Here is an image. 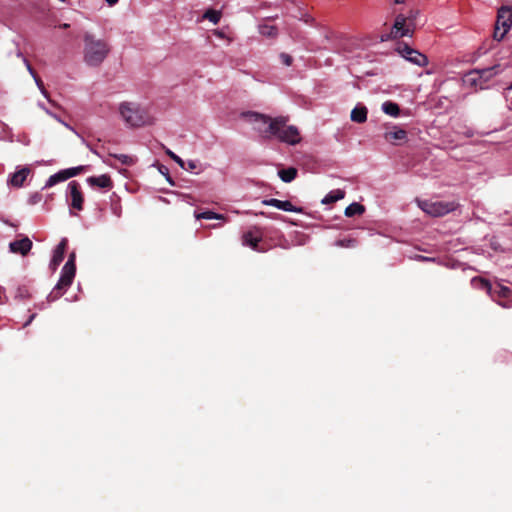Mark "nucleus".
I'll return each instance as SVG.
<instances>
[{
  "label": "nucleus",
  "instance_id": "obj_23",
  "mask_svg": "<svg viewBox=\"0 0 512 512\" xmlns=\"http://www.w3.org/2000/svg\"><path fill=\"white\" fill-rule=\"evenodd\" d=\"M365 212V207L357 202L351 203L345 209V216L354 217L356 215H362Z\"/></svg>",
  "mask_w": 512,
  "mask_h": 512
},
{
  "label": "nucleus",
  "instance_id": "obj_21",
  "mask_svg": "<svg viewBox=\"0 0 512 512\" xmlns=\"http://www.w3.org/2000/svg\"><path fill=\"white\" fill-rule=\"evenodd\" d=\"M298 174V170L294 167H289L287 169H281L278 171V176L285 183L292 182Z\"/></svg>",
  "mask_w": 512,
  "mask_h": 512
},
{
  "label": "nucleus",
  "instance_id": "obj_42",
  "mask_svg": "<svg viewBox=\"0 0 512 512\" xmlns=\"http://www.w3.org/2000/svg\"><path fill=\"white\" fill-rule=\"evenodd\" d=\"M70 25L68 23H64L61 25V28L67 29Z\"/></svg>",
  "mask_w": 512,
  "mask_h": 512
},
{
  "label": "nucleus",
  "instance_id": "obj_35",
  "mask_svg": "<svg viewBox=\"0 0 512 512\" xmlns=\"http://www.w3.org/2000/svg\"><path fill=\"white\" fill-rule=\"evenodd\" d=\"M166 154L174 160L181 168L185 169V162L177 156L175 153H173L171 150L167 149Z\"/></svg>",
  "mask_w": 512,
  "mask_h": 512
},
{
  "label": "nucleus",
  "instance_id": "obj_28",
  "mask_svg": "<svg viewBox=\"0 0 512 512\" xmlns=\"http://www.w3.org/2000/svg\"><path fill=\"white\" fill-rule=\"evenodd\" d=\"M62 181H65V178H64L63 172L61 170L58 173L49 177V179L46 182L45 187H52L55 184L62 182Z\"/></svg>",
  "mask_w": 512,
  "mask_h": 512
},
{
  "label": "nucleus",
  "instance_id": "obj_5",
  "mask_svg": "<svg viewBox=\"0 0 512 512\" xmlns=\"http://www.w3.org/2000/svg\"><path fill=\"white\" fill-rule=\"evenodd\" d=\"M416 14L417 12L410 11L408 16L403 14L397 15L390 33L382 34L381 41H387L391 38L411 36L414 29V19Z\"/></svg>",
  "mask_w": 512,
  "mask_h": 512
},
{
  "label": "nucleus",
  "instance_id": "obj_39",
  "mask_svg": "<svg viewBox=\"0 0 512 512\" xmlns=\"http://www.w3.org/2000/svg\"><path fill=\"white\" fill-rule=\"evenodd\" d=\"M417 258L421 261H434V258L421 256V255L417 256Z\"/></svg>",
  "mask_w": 512,
  "mask_h": 512
},
{
  "label": "nucleus",
  "instance_id": "obj_26",
  "mask_svg": "<svg viewBox=\"0 0 512 512\" xmlns=\"http://www.w3.org/2000/svg\"><path fill=\"white\" fill-rule=\"evenodd\" d=\"M86 166H77L62 170L65 180L77 176L86 170Z\"/></svg>",
  "mask_w": 512,
  "mask_h": 512
},
{
  "label": "nucleus",
  "instance_id": "obj_41",
  "mask_svg": "<svg viewBox=\"0 0 512 512\" xmlns=\"http://www.w3.org/2000/svg\"><path fill=\"white\" fill-rule=\"evenodd\" d=\"M408 0H393V2L396 4V5H401V4H404L406 3Z\"/></svg>",
  "mask_w": 512,
  "mask_h": 512
},
{
  "label": "nucleus",
  "instance_id": "obj_34",
  "mask_svg": "<svg viewBox=\"0 0 512 512\" xmlns=\"http://www.w3.org/2000/svg\"><path fill=\"white\" fill-rule=\"evenodd\" d=\"M508 31H505V29H502L501 26L499 25H495V29H494V33H493V37L495 40L497 41H501L505 35L507 34Z\"/></svg>",
  "mask_w": 512,
  "mask_h": 512
},
{
  "label": "nucleus",
  "instance_id": "obj_7",
  "mask_svg": "<svg viewBox=\"0 0 512 512\" xmlns=\"http://www.w3.org/2000/svg\"><path fill=\"white\" fill-rule=\"evenodd\" d=\"M84 43L87 56L94 61L102 62L109 52L108 45L102 40L95 39L90 33H85Z\"/></svg>",
  "mask_w": 512,
  "mask_h": 512
},
{
  "label": "nucleus",
  "instance_id": "obj_31",
  "mask_svg": "<svg viewBox=\"0 0 512 512\" xmlns=\"http://www.w3.org/2000/svg\"><path fill=\"white\" fill-rule=\"evenodd\" d=\"M197 219H223V215L217 214L212 211L201 212L196 215Z\"/></svg>",
  "mask_w": 512,
  "mask_h": 512
},
{
  "label": "nucleus",
  "instance_id": "obj_43",
  "mask_svg": "<svg viewBox=\"0 0 512 512\" xmlns=\"http://www.w3.org/2000/svg\"><path fill=\"white\" fill-rule=\"evenodd\" d=\"M167 180H168L171 184H173V182H172V180H171V178H170L169 176H168Z\"/></svg>",
  "mask_w": 512,
  "mask_h": 512
},
{
  "label": "nucleus",
  "instance_id": "obj_29",
  "mask_svg": "<svg viewBox=\"0 0 512 512\" xmlns=\"http://www.w3.org/2000/svg\"><path fill=\"white\" fill-rule=\"evenodd\" d=\"M27 69L28 71L30 72V74L34 77L35 79V82L38 86V88L41 90V92L47 96V92L45 90V87H44V83L43 81L41 80V78L36 74V72L34 71L33 69V66H27Z\"/></svg>",
  "mask_w": 512,
  "mask_h": 512
},
{
  "label": "nucleus",
  "instance_id": "obj_30",
  "mask_svg": "<svg viewBox=\"0 0 512 512\" xmlns=\"http://www.w3.org/2000/svg\"><path fill=\"white\" fill-rule=\"evenodd\" d=\"M112 156L116 158L118 161H120L122 164L127 166H131L135 163V159L132 156L126 154H114Z\"/></svg>",
  "mask_w": 512,
  "mask_h": 512
},
{
  "label": "nucleus",
  "instance_id": "obj_6",
  "mask_svg": "<svg viewBox=\"0 0 512 512\" xmlns=\"http://www.w3.org/2000/svg\"><path fill=\"white\" fill-rule=\"evenodd\" d=\"M496 66H489L483 69H473L465 73L463 76V83L466 86L484 89V84L490 80L494 75V68Z\"/></svg>",
  "mask_w": 512,
  "mask_h": 512
},
{
  "label": "nucleus",
  "instance_id": "obj_10",
  "mask_svg": "<svg viewBox=\"0 0 512 512\" xmlns=\"http://www.w3.org/2000/svg\"><path fill=\"white\" fill-rule=\"evenodd\" d=\"M243 116L255 125V129L258 132H260L264 137L268 138L266 136L265 129L268 128L270 122L274 121V118L256 112H247L244 113Z\"/></svg>",
  "mask_w": 512,
  "mask_h": 512
},
{
  "label": "nucleus",
  "instance_id": "obj_1",
  "mask_svg": "<svg viewBox=\"0 0 512 512\" xmlns=\"http://www.w3.org/2000/svg\"><path fill=\"white\" fill-rule=\"evenodd\" d=\"M287 117H276L270 122L268 128L265 129L268 138L276 137L279 141L296 145L301 142V135L296 126L287 125Z\"/></svg>",
  "mask_w": 512,
  "mask_h": 512
},
{
  "label": "nucleus",
  "instance_id": "obj_40",
  "mask_svg": "<svg viewBox=\"0 0 512 512\" xmlns=\"http://www.w3.org/2000/svg\"><path fill=\"white\" fill-rule=\"evenodd\" d=\"M105 1H106V3H107L110 7H112V6L116 5V4L118 3V1H119V0H105Z\"/></svg>",
  "mask_w": 512,
  "mask_h": 512
},
{
  "label": "nucleus",
  "instance_id": "obj_17",
  "mask_svg": "<svg viewBox=\"0 0 512 512\" xmlns=\"http://www.w3.org/2000/svg\"><path fill=\"white\" fill-rule=\"evenodd\" d=\"M68 241L66 238L62 239L54 250L53 257L50 262L52 270H56L58 265L63 261L64 254L67 248Z\"/></svg>",
  "mask_w": 512,
  "mask_h": 512
},
{
  "label": "nucleus",
  "instance_id": "obj_33",
  "mask_svg": "<svg viewBox=\"0 0 512 512\" xmlns=\"http://www.w3.org/2000/svg\"><path fill=\"white\" fill-rule=\"evenodd\" d=\"M337 245L345 248H355L357 246V241L353 238L341 239L337 242Z\"/></svg>",
  "mask_w": 512,
  "mask_h": 512
},
{
  "label": "nucleus",
  "instance_id": "obj_37",
  "mask_svg": "<svg viewBox=\"0 0 512 512\" xmlns=\"http://www.w3.org/2000/svg\"><path fill=\"white\" fill-rule=\"evenodd\" d=\"M280 59H281L283 64H291L292 61H293L292 57L289 54H286V53H282L280 55Z\"/></svg>",
  "mask_w": 512,
  "mask_h": 512
},
{
  "label": "nucleus",
  "instance_id": "obj_18",
  "mask_svg": "<svg viewBox=\"0 0 512 512\" xmlns=\"http://www.w3.org/2000/svg\"><path fill=\"white\" fill-rule=\"evenodd\" d=\"M87 183L92 187H98L103 189H111L113 186V182L110 176L107 174L88 177Z\"/></svg>",
  "mask_w": 512,
  "mask_h": 512
},
{
  "label": "nucleus",
  "instance_id": "obj_25",
  "mask_svg": "<svg viewBox=\"0 0 512 512\" xmlns=\"http://www.w3.org/2000/svg\"><path fill=\"white\" fill-rule=\"evenodd\" d=\"M222 13L219 10L208 9L203 14V19H207L213 24H218L221 19Z\"/></svg>",
  "mask_w": 512,
  "mask_h": 512
},
{
  "label": "nucleus",
  "instance_id": "obj_19",
  "mask_svg": "<svg viewBox=\"0 0 512 512\" xmlns=\"http://www.w3.org/2000/svg\"><path fill=\"white\" fill-rule=\"evenodd\" d=\"M31 169L29 167H23L20 170L14 172L8 179V184L13 187H21L30 174Z\"/></svg>",
  "mask_w": 512,
  "mask_h": 512
},
{
  "label": "nucleus",
  "instance_id": "obj_32",
  "mask_svg": "<svg viewBox=\"0 0 512 512\" xmlns=\"http://www.w3.org/2000/svg\"><path fill=\"white\" fill-rule=\"evenodd\" d=\"M212 34L218 39L227 42L228 44L231 42L230 36L222 29H215L212 31Z\"/></svg>",
  "mask_w": 512,
  "mask_h": 512
},
{
  "label": "nucleus",
  "instance_id": "obj_12",
  "mask_svg": "<svg viewBox=\"0 0 512 512\" xmlns=\"http://www.w3.org/2000/svg\"><path fill=\"white\" fill-rule=\"evenodd\" d=\"M384 139L393 145H401L407 141V131L394 126L392 130L384 133Z\"/></svg>",
  "mask_w": 512,
  "mask_h": 512
},
{
  "label": "nucleus",
  "instance_id": "obj_8",
  "mask_svg": "<svg viewBox=\"0 0 512 512\" xmlns=\"http://www.w3.org/2000/svg\"><path fill=\"white\" fill-rule=\"evenodd\" d=\"M419 207L428 215H431L433 217H442L454 210L457 209L458 203L451 201H418Z\"/></svg>",
  "mask_w": 512,
  "mask_h": 512
},
{
  "label": "nucleus",
  "instance_id": "obj_9",
  "mask_svg": "<svg viewBox=\"0 0 512 512\" xmlns=\"http://www.w3.org/2000/svg\"><path fill=\"white\" fill-rule=\"evenodd\" d=\"M395 53L411 64H428V58L426 55L412 49L407 44L399 43L395 48Z\"/></svg>",
  "mask_w": 512,
  "mask_h": 512
},
{
  "label": "nucleus",
  "instance_id": "obj_38",
  "mask_svg": "<svg viewBox=\"0 0 512 512\" xmlns=\"http://www.w3.org/2000/svg\"><path fill=\"white\" fill-rule=\"evenodd\" d=\"M187 165H188V167L185 166V169H187V170H194L197 167L196 162L192 161V160L188 161Z\"/></svg>",
  "mask_w": 512,
  "mask_h": 512
},
{
  "label": "nucleus",
  "instance_id": "obj_3",
  "mask_svg": "<svg viewBox=\"0 0 512 512\" xmlns=\"http://www.w3.org/2000/svg\"><path fill=\"white\" fill-rule=\"evenodd\" d=\"M119 113L126 125L130 127H142L153 122L149 112L135 102H122L119 106Z\"/></svg>",
  "mask_w": 512,
  "mask_h": 512
},
{
  "label": "nucleus",
  "instance_id": "obj_22",
  "mask_svg": "<svg viewBox=\"0 0 512 512\" xmlns=\"http://www.w3.org/2000/svg\"><path fill=\"white\" fill-rule=\"evenodd\" d=\"M351 120L356 123H363L367 119V108L365 106L355 107L351 111Z\"/></svg>",
  "mask_w": 512,
  "mask_h": 512
},
{
  "label": "nucleus",
  "instance_id": "obj_15",
  "mask_svg": "<svg viewBox=\"0 0 512 512\" xmlns=\"http://www.w3.org/2000/svg\"><path fill=\"white\" fill-rule=\"evenodd\" d=\"M262 203L266 206L276 207L280 210L287 211V212H296V213L302 212V208H298V207L294 206L290 201H282V200H278L276 198H270V199L263 200Z\"/></svg>",
  "mask_w": 512,
  "mask_h": 512
},
{
  "label": "nucleus",
  "instance_id": "obj_13",
  "mask_svg": "<svg viewBox=\"0 0 512 512\" xmlns=\"http://www.w3.org/2000/svg\"><path fill=\"white\" fill-rule=\"evenodd\" d=\"M496 24L501 26L505 31H509L512 27V8L508 6H502L498 10Z\"/></svg>",
  "mask_w": 512,
  "mask_h": 512
},
{
  "label": "nucleus",
  "instance_id": "obj_16",
  "mask_svg": "<svg viewBox=\"0 0 512 512\" xmlns=\"http://www.w3.org/2000/svg\"><path fill=\"white\" fill-rule=\"evenodd\" d=\"M262 240V236L260 234H254L252 231H248L243 234L242 236V243L245 246H249L254 251L257 252H265L266 249L263 247H260V242Z\"/></svg>",
  "mask_w": 512,
  "mask_h": 512
},
{
  "label": "nucleus",
  "instance_id": "obj_27",
  "mask_svg": "<svg viewBox=\"0 0 512 512\" xmlns=\"http://www.w3.org/2000/svg\"><path fill=\"white\" fill-rule=\"evenodd\" d=\"M259 32L266 37H275L277 35L276 27L270 24H261L259 26Z\"/></svg>",
  "mask_w": 512,
  "mask_h": 512
},
{
  "label": "nucleus",
  "instance_id": "obj_2",
  "mask_svg": "<svg viewBox=\"0 0 512 512\" xmlns=\"http://www.w3.org/2000/svg\"><path fill=\"white\" fill-rule=\"evenodd\" d=\"M472 284L475 287L485 290L491 299L500 305L502 308H512V289L508 286L496 282L494 286L485 278L474 277Z\"/></svg>",
  "mask_w": 512,
  "mask_h": 512
},
{
  "label": "nucleus",
  "instance_id": "obj_4",
  "mask_svg": "<svg viewBox=\"0 0 512 512\" xmlns=\"http://www.w3.org/2000/svg\"><path fill=\"white\" fill-rule=\"evenodd\" d=\"M76 255L72 252L62 268L61 276L53 290L47 297L49 302L58 300L71 286L76 274Z\"/></svg>",
  "mask_w": 512,
  "mask_h": 512
},
{
  "label": "nucleus",
  "instance_id": "obj_20",
  "mask_svg": "<svg viewBox=\"0 0 512 512\" xmlns=\"http://www.w3.org/2000/svg\"><path fill=\"white\" fill-rule=\"evenodd\" d=\"M345 197V191L341 189H335L330 191L323 199L322 204L329 205L333 204Z\"/></svg>",
  "mask_w": 512,
  "mask_h": 512
},
{
  "label": "nucleus",
  "instance_id": "obj_11",
  "mask_svg": "<svg viewBox=\"0 0 512 512\" xmlns=\"http://www.w3.org/2000/svg\"><path fill=\"white\" fill-rule=\"evenodd\" d=\"M70 207L72 209L81 211L83 210L84 196L81 191V186L77 181H71L68 184Z\"/></svg>",
  "mask_w": 512,
  "mask_h": 512
},
{
  "label": "nucleus",
  "instance_id": "obj_36",
  "mask_svg": "<svg viewBox=\"0 0 512 512\" xmlns=\"http://www.w3.org/2000/svg\"><path fill=\"white\" fill-rule=\"evenodd\" d=\"M111 210L116 217H121L122 208L119 203H112Z\"/></svg>",
  "mask_w": 512,
  "mask_h": 512
},
{
  "label": "nucleus",
  "instance_id": "obj_24",
  "mask_svg": "<svg viewBox=\"0 0 512 512\" xmlns=\"http://www.w3.org/2000/svg\"><path fill=\"white\" fill-rule=\"evenodd\" d=\"M382 109L386 114L393 117H397L400 114V108L398 104L391 101L384 102L382 105Z\"/></svg>",
  "mask_w": 512,
  "mask_h": 512
},
{
  "label": "nucleus",
  "instance_id": "obj_44",
  "mask_svg": "<svg viewBox=\"0 0 512 512\" xmlns=\"http://www.w3.org/2000/svg\"><path fill=\"white\" fill-rule=\"evenodd\" d=\"M61 2L65 3L67 0H60Z\"/></svg>",
  "mask_w": 512,
  "mask_h": 512
},
{
  "label": "nucleus",
  "instance_id": "obj_14",
  "mask_svg": "<svg viewBox=\"0 0 512 512\" xmlns=\"http://www.w3.org/2000/svg\"><path fill=\"white\" fill-rule=\"evenodd\" d=\"M32 241L28 237L20 240H15L9 244V249L12 253L26 256L32 248Z\"/></svg>",
  "mask_w": 512,
  "mask_h": 512
}]
</instances>
